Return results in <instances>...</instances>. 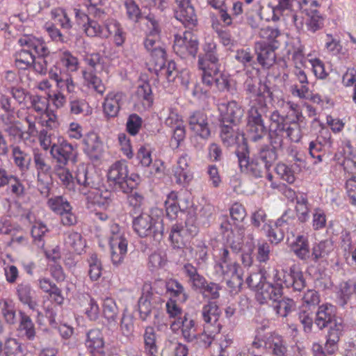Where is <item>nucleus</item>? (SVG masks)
<instances>
[{
    "instance_id": "obj_36",
    "label": "nucleus",
    "mask_w": 356,
    "mask_h": 356,
    "mask_svg": "<svg viewBox=\"0 0 356 356\" xmlns=\"http://www.w3.org/2000/svg\"><path fill=\"white\" fill-rule=\"evenodd\" d=\"M235 124L223 123L221 126L220 138L223 144L227 147L233 146L239 143V140H244V136L234 129Z\"/></svg>"
},
{
    "instance_id": "obj_11",
    "label": "nucleus",
    "mask_w": 356,
    "mask_h": 356,
    "mask_svg": "<svg viewBox=\"0 0 356 356\" xmlns=\"http://www.w3.org/2000/svg\"><path fill=\"white\" fill-rule=\"evenodd\" d=\"M202 83L207 86L218 91H229L231 88V79L227 74L218 70V66L214 70H207L202 72Z\"/></svg>"
},
{
    "instance_id": "obj_25",
    "label": "nucleus",
    "mask_w": 356,
    "mask_h": 356,
    "mask_svg": "<svg viewBox=\"0 0 356 356\" xmlns=\"http://www.w3.org/2000/svg\"><path fill=\"white\" fill-rule=\"evenodd\" d=\"M124 95L122 92H110L104 100L103 111L107 118H115L118 115L123 104Z\"/></svg>"
},
{
    "instance_id": "obj_44",
    "label": "nucleus",
    "mask_w": 356,
    "mask_h": 356,
    "mask_svg": "<svg viewBox=\"0 0 356 356\" xmlns=\"http://www.w3.org/2000/svg\"><path fill=\"white\" fill-rule=\"evenodd\" d=\"M12 156L15 164L22 172L28 170L31 162V156L18 146H12Z\"/></svg>"
},
{
    "instance_id": "obj_45",
    "label": "nucleus",
    "mask_w": 356,
    "mask_h": 356,
    "mask_svg": "<svg viewBox=\"0 0 356 356\" xmlns=\"http://www.w3.org/2000/svg\"><path fill=\"white\" fill-rule=\"evenodd\" d=\"M259 36L264 40L262 42H265L268 46L279 48L280 38L282 36L279 29L266 26L260 30Z\"/></svg>"
},
{
    "instance_id": "obj_62",
    "label": "nucleus",
    "mask_w": 356,
    "mask_h": 356,
    "mask_svg": "<svg viewBox=\"0 0 356 356\" xmlns=\"http://www.w3.org/2000/svg\"><path fill=\"white\" fill-rule=\"evenodd\" d=\"M51 17L54 22L64 29H70L72 23L67 13L62 8H55L51 10Z\"/></svg>"
},
{
    "instance_id": "obj_7",
    "label": "nucleus",
    "mask_w": 356,
    "mask_h": 356,
    "mask_svg": "<svg viewBox=\"0 0 356 356\" xmlns=\"http://www.w3.org/2000/svg\"><path fill=\"white\" fill-rule=\"evenodd\" d=\"M257 102L258 106L250 105L248 111V124L246 127L247 137L254 142L261 139L266 134V129L261 118L262 113L266 111V103L262 95H259Z\"/></svg>"
},
{
    "instance_id": "obj_35",
    "label": "nucleus",
    "mask_w": 356,
    "mask_h": 356,
    "mask_svg": "<svg viewBox=\"0 0 356 356\" xmlns=\"http://www.w3.org/2000/svg\"><path fill=\"white\" fill-rule=\"evenodd\" d=\"M264 343L265 348L270 350L275 356H285L287 353V346L285 341L277 334H270Z\"/></svg>"
},
{
    "instance_id": "obj_4",
    "label": "nucleus",
    "mask_w": 356,
    "mask_h": 356,
    "mask_svg": "<svg viewBox=\"0 0 356 356\" xmlns=\"http://www.w3.org/2000/svg\"><path fill=\"white\" fill-rule=\"evenodd\" d=\"M107 179L109 184L115 189L125 193L131 191L140 181L138 174L129 175L128 165L124 161H116L110 166Z\"/></svg>"
},
{
    "instance_id": "obj_15",
    "label": "nucleus",
    "mask_w": 356,
    "mask_h": 356,
    "mask_svg": "<svg viewBox=\"0 0 356 356\" xmlns=\"http://www.w3.org/2000/svg\"><path fill=\"white\" fill-rule=\"evenodd\" d=\"M203 54L198 57V67L203 72L214 70L219 66V56L217 53V44L211 38L206 39L202 45Z\"/></svg>"
},
{
    "instance_id": "obj_57",
    "label": "nucleus",
    "mask_w": 356,
    "mask_h": 356,
    "mask_svg": "<svg viewBox=\"0 0 356 356\" xmlns=\"http://www.w3.org/2000/svg\"><path fill=\"white\" fill-rule=\"evenodd\" d=\"M70 113L73 115H88L91 113L89 104L83 99L73 98L70 100Z\"/></svg>"
},
{
    "instance_id": "obj_64",
    "label": "nucleus",
    "mask_w": 356,
    "mask_h": 356,
    "mask_svg": "<svg viewBox=\"0 0 356 356\" xmlns=\"http://www.w3.org/2000/svg\"><path fill=\"white\" fill-rule=\"evenodd\" d=\"M263 347V341L254 339L250 345L240 349L236 356H258Z\"/></svg>"
},
{
    "instance_id": "obj_18",
    "label": "nucleus",
    "mask_w": 356,
    "mask_h": 356,
    "mask_svg": "<svg viewBox=\"0 0 356 356\" xmlns=\"http://www.w3.org/2000/svg\"><path fill=\"white\" fill-rule=\"evenodd\" d=\"M170 328L174 332L181 330L183 337L188 342H191L196 339V323L195 320L188 314H185L184 316L177 317L171 323Z\"/></svg>"
},
{
    "instance_id": "obj_17",
    "label": "nucleus",
    "mask_w": 356,
    "mask_h": 356,
    "mask_svg": "<svg viewBox=\"0 0 356 356\" xmlns=\"http://www.w3.org/2000/svg\"><path fill=\"white\" fill-rule=\"evenodd\" d=\"M337 321H340L341 324L343 325L342 319L336 316L335 307L333 305L325 303L318 307L316 313L314 323L320 330L328 326L330 327L329 330L335 327V323Z\"/></svg>"
},
{
    "instance_id": "obj_34",
    "label": "nucleus",
    "mask_w": 356,
    "mask_h": 356,
    "mask_svg": "<svg viewBox=\"0 0 356 356\" xmlns=\"http://www.w3.org/2000/svg\"><path fill=\"white\" fill-rule=\"evenodd\" d=\"M183 269L192 289L200 292L202 291L207 282L202 275L198 273L197 268L191 264H186L184 266Z\"/></svg>"
},
{
    "instance_id": "obj_10",
    "label": "nucleus",
    "mask_w": 356,
    "mask_h": 356,
    "mask_svg": "<svg viewBox=\"0 0 356 356\" xmlns=\"http://www.w3.org/2000/svg\"><path fill=\"white\" fill-rule=\"evenodd\" d=\"M202 317L204 321V332H208L209 339H213L216 334H218L221 329V325L218 322L220 315V310L214 302H209L204 305L202 309Z\"/></svg>"
},
{
    "instance_id": "obj_51",
    "label": "nucleus",
    "mask_w": 356,
    "mask_h": 356,
    "mask_svg": "<svg viewBox=\"0 0 356 356\" xmlns=\"http://www.w3.org/2000/svg\"><path fill=\"white\" fill-rule=\"evenodd\" d=\"M273 302L274 311L277 316L281 317L287 316L296 307L295 302L290 298H283L280 300L278 299Z\"/></svg>"
},
{
    "instance_id": "obj_29",
    "label": "nucleus",
    "mask_w": 356,
    "mask_h": 356,
    "mask_svg": "<svg viewBox=\"0 0 356 356\" xmlns=\"http://www.w3.org/2000/svg\"><path fill=\"white\" fill-rule=\"evenodd\" d=\"M245 234V229L243 225L236 226L227 233L226 236V243L221 248H230L232 250V254L238 253L242 250L243 238Z\"/></svg>"
},
{
    "instance_id": "obj_53",
    "label": "nucleus",
    "mask_w": 356,
    "mask_h": 356,
    "mask_svg": "<svg viewBox=\"0 0 356 356\" xmlns=\"http://www.w3.org/2000/svg\"><path fill=\"white\" fill-rule=\"evenodd\" d=\"M89 266L88 275L92 281L98 280L102 276V266L97 254L92 253L88 259Z\"/></svg>"
},
{
    "instance_id": "obj_42",
    "label": "nucleus",
    "mask_w": 356,
    "mask_h": 356,
    "mask_svg": "<svg viewBox=\"0 0 356 356\" xmlns=\"http://www.w3.org/2000/svg\"><path fill=\"white\" fill-rule=\"evenodd\" d=\"M166 290L170 293V299L184 302L188 299V295L183 285L177 280L170 279L166 282Z\"/></svg>"
},
{
    "instance_id": "obj_21",
    "label": "nucleus",
    "mask_w": 356,
    "mask_h": 356,
    "mask_svg": "<svg viewBox=\"0 0 356 356\" xmlns=\"http://www.w3.org/2000/svg\"><path fill=\"white\" fill-rule=\"evenodd\" d=\"M189 126L191 129L203 140H208L211 136L208 118L203 112H194L189 118Z\"/></svg>"
},
{
    "instance_id": "obj_9",
    "label": "nucleus",
    "mask_w": 356,
    "mask_h": 356,
    "mask_svg": "<svg viewBox=\"0 0 356 356\" xmlns=\"http://www.w3.org/2000/svg\"><path fill=\"white\" fill-rule=\"evenodd\" d=\"M267 277H270L273 285L281 287L282 290L283 285L287 288L292 286L295 291H301L305 286L302 272L296 265L290 267L289 273L273 269L272 277L270 275Z\"/></svg>"
},
{
    "instance_id": "obj_41",
    "label": "nucleus",
    "mask_w": 356,
    "mask_h": 356,
    "mask_svg": "<svg viewBox=\"0 0 356 356\" xmlns=\"http://www.w3.org/2000/svg\"><path fill=\"white\" fill-rule=\"evenodd\" d=\"M165 204L167 216L170 219L175 218L179 211L186 210V205L182 200L177 201V193L174 191L168 194Z\"/></svg>"
},
{
    "instance_id": "obj_55",
    "label": "nucleus",
    "mask_w": 356,
    "mask_h": 356,
    "mask_svg": "<svg viewBox=\"0 0 356 356\" xmlns=\"http://www.w3.org/2000/svg\"><path fill=\"white\" fill-rule=\"evenodd\" d=\"M136 95L144 108H149L153 102L151 86L148 83H143L137 88Z\"/></svg>"
},
{
    "instance_id": "obj_13",
    "label": "nucleus",
    "mask_w": 356,
    "mask_h": 356,
    "mask_svg": "<svg viewBox=\"0 0 356 356\" xmlns=\"http://www.w3.org/2000/svg\"><path fill=\"white\" fill-rule=\"evenodd\" d=\"M33 162L37 172V181L38 185H41V193L47 194L51 172V165L48 163V159L44 154L38 150H35L33 152Z\"/></svg>"
},
{
    "instance_id": "obj_20",
    "label": "nucleus",
    "mask_w": 356,
    "mask_h": 356,
    "mask_svg": "<svg viewBox=\"0 0 356 356\" xmlns=\"http://www.w3.org/2000/svg\"><path fill=\"white\" fill-rule=\"evenodd\" d=\"M51 156L59 165H65L70 160L75 157V149L73 145L66 140L62 139L54 143L50 149Z\"/></svg>"
},
{
    "instance_id": "obj_5",
    "label": "nucleus",
    "mask_w": 356,
    "mask_h": 356,
    "mask_svg": "<svg viewBox=\"0 0 356 356\" xmlns=\"http://www.w3.org/2000/svg\"><path fill=\"white\" fill-rule=\"evenodd\" d=\"M22 49L15 54V65L19 69L24 70L31 66L34 61V53L44 55L47 47L43 40L32 35H24L18 40Z\"/></svg>"
},
{
    "instance_id": "obj_28",
    "label": "nucleus",
    "mask_w": 356,
    "mask_h": 356,
    "mask_svg": "<svg viewBox=\"0 0 356 356\" xmlns=\"http://www.w3.org/2000/svg\"><path fill=\"white\" fill-rule=\"evenodd\" d=\"M238 164L241 170L254 177H260L266 169L265 165L259 158L250 159L245 155L238 156Z\"/></svg>"
},
{
    "instance_id": "obj_47",
    "label": "nucleus",
    "mask_w": 356,
    "mask_h": 356,
    "mask_svg": "<svg viewBox=\"0 0 356 356\" xmlns=\"http://www.w3.org/2000/svg\"><path fill=\"white\" fill-rule=\"evenodd\" d=\"M19 332L29 340H33L35 337L34 323L29 316L24 312H19Z\"/></svg>"
},
{
    "instance_id": "obj_14",
    "label": "nucleus",
    "mask_w": 356,
    "mask_h": 356,
    "mask_svg": "<svg viewBox=\"0 0 356 356\" xmlns=\"http://www.w3.org/2000/svg\"><path fill=\"white\" fill-rule=\"evenodd\" d=\"M173 49L181 58L195 57L198 51V41L191 32H185L183 36H175Z\"/></svg>"
},
{
    "instance_id": "obj_54",
    "label": "nucleus",
    "mask_w": 356,
    "mask_h": 356,
    "mask_svg": "<svg viewBox=\"0 0 356 356\" xmlns=\"http://www.w3.org/2000/svg\"><path fill=\"white\" fill-rule=\"evenodd\" d=\"M47 204L51 211L58 215H60L64 211L72 209L70 202L63 196H56L50 198L47 202Z\"/></svg>"
},
{
    "instance_id": "obj_31",
    "label": "nucleus",
    "mask_w": 356,
    "mask_h": 356,
    "mask_svg": "<svg viewBox=\"0 0 356 356\" xmlns=\"http://www.w3.org/2000/svg\"><path fill=\"white\" fill-rule=\"evenodd\" d=\"M83 80V85L88 88L92 90L97 94L102 96L106 88L102 80L97 75L96 72L89 70H83L81 71Z\"/></svg>"
},
{
    "instance_id": "obj_43",
    "label": "nucleus",
    "mask_w": 356,
    "mask_h": 356,
    "mask_svg": "<svg viewBox=\"0 0 356 356\" xmlns=\"http://www.w3.org/2000/svg\"><path fill=\"white\" fill-rule=\"evenodd\" d=\"M343 327L344 325H341V321H337V322L335 323V327L329 330L325 347L326 352L328 354H333L337 349V343L339 341L341 335L342 334Z\"/></svg>"
},
{
    "instance_id": "obj_48",
    "label": "nucleus",
    "mask_w": 356,
    "mask_h": 356,
    "mask_svg": "<svg viewBox=\"0 0 356 356\" xmlns=\"http://www.w3.org/2000/svg\"><path fill=\"white\" fill-rule=\"evenodd\" d=\"M104 345L103 334L99 329H92L88 332L86 346L91 353L95 350L99 352Z\"/></svg>"
},
{
    "instance_id": "obj_16",
    "label": "nucleus",
    "mask_w": 356,
    "mask_h": 356,
    "mask_svg": "<svg viewBox=\"0 0 356 356\" xmlns=\"http://www.w3.org/2000/svg\"><path fill=\"white\" fill-rule=\"evenodd\" d=\"M293 221V218H291L287 213H285L277 220L273 225L265 224L262 228L270 243L277 244L283 240L284 230L289 229V225Z\"/></svg>"
},
{
    "instance_id": "obj_52",
    "label": "nucleus",
    "mask_w": 356,
    "mask_h": 356,
    "mask_svg": "<svg viewBox=\"0 0 356 356\" xmlns=\"http://www.w3.org/2000/svg\"><path fill=\"white\" fill-rule=\"evenodd\" d=\"M0 309L1 313L9 324H14L16 322V311L12 300L2 298L0 300Z\"/></svg>"
},
{
    "instance_id": "obj_38",
    "label": "nucleus",
    "mask_w": 356,
    "mask_h": 356,
    "mask_svg": "<svg viewBox=\"0 0 356 356\" xmlns=\"http://www.w3.org/2000/svg\"><path fill=\"white\" fill-rule=\"evenodd\" d=\"M79 304L84 307V312L90 321H96L99 314V305L97 301L88 293L81 294L79 297Z\"/></svg>"
},
{
    "instance_id": "obj_61",
    "label": "nucleus",
    "mask_w": 356,
    "mask_h": 356,
    "mask_svg": "<svg viewBox=\"0 0 356 356\" xmlns=\"http://www.w3.org/2000/svg\"><path fill=\"white\" fill-rule=\"evenodd\" d=\"M1 119L3 122L7 124V127L5 128V131L8 134L11 139L14 141L21 139L23 132L19 127L13 124L14 116L10 115L5 117L2 115Z\"/></svg>"
},
{
    "instance_id": "obj_6",
    "label": "nucleus",
    "mask_w": 356,
    "mask_h": 356,
    "mask_svg": "<svg viewBox=\"0 0 356 356\" xmlns=\"http://www.w3.org/2000/svg\"><path fill=\"white\" fill-rule=\"evenodd\" d=\"M215 258L214 270L217 275L224 279H232V282L241 286L243 283L240 265L232 258V254L227 248H220L213 253Z\"/></svg>"
},
{
    "instance_id": "obj_50",
    "label": "nucleus",
    "mask_w": 356,
    "mask_h": 356,
    "mask_svg": "<svg viewBox=\"0 0 356 356\" xmlns=\"http://www.w3.org/2000/svg\"><path fill=\"white\" fill-rule=\"evenodd\" d=\"M3 350L6 356H25L26 354L24 346L13 338L6 341Z\"/></svg>"
},
{
    "instance_id": "obj_30",
    "label": "nucleus",
    "mask_w": 356,
    "mask_h": 356,
    "mask_svg": "<svg viewBox=\"0 0 356 356\" xmlns=\"http://www.w3.org/2000/svg\"><path fill=\"white\" fill-rule=\"evenodd\" d=\"M282 296V291L281 287L273 285V282L270 281V277L265 282L257 291V298L264 303L268 300H273L275 302L280 299Z\"/></svg>"
},
{
    "instance_id": "obj_19",
    "label": "nucleus",
    "mask_w": 356,
    "mask_h": 356,
    "mask_svg": "<svg viewBox=\"0 0 356 356\" xmlns=\"http://www.w3.org/2000/svg\"><path fill=\"white\" fill-rule=\"evenodd\" d=\"M175 16L186 27L196 25L197 15L190 0H175Z\"/></svg>"
},
{
    "instance_id": "obj_58",
    "label": "nucleus",
    "mask_w": 356,
    "mask_h": 356,
    "mask_svg": "<svg viewBox=\"0 0 356 356\" xmlns=\"http://www.w3.org/2000/svg\"><path fill=\"white\" fill-rule=\"evenodd\" d=\"M287 117L280 114L277 111H274L270 116L269 131L285 132V129L288 125L286 122Z\"/></svg>"
},
{
    "instance_id": "obj_2",
    "label": "nucleus",
    "mask_w": 356,
    "mask_h": 356,
    "mask_svg": "<svg viewBox=\"0 0 356 356\" xmlns=\"http://www.w3.org/2000/svg\"><path fill=\"white\" fill-rule=\"evenodd\" d=\"M76 180L81 187L80 193L86 196L87 203L92 205H97L105 210L113 207L114 194L109 191H102L98 188L88 190V187H92L94 181L90 176L87 165L80 163L76 170Z\"/></svg>"
},
{
    "instance_id": "obj_40",
    "label": "nucleus",
    "mask_w": 356,
    "mask_h": 356,
    "mask_svg": "<svg viewBox=\"0 0 356 356\" xmlns=\"http://www.w3.org/2000/svg\"><path fill=\"white\" fill-rule=\"evenodd\" d=\"M65 245L71 251L81 254L86 248V241L80 233L77 232H69L65 234L64 239Z\"/></svg>"
},
{
    "instance_id": "obj_3",
    "label": "nucleus",
    "mask_w": 356,
    "mask_h": 356,
    "mask_svg": "<svg viewBox=\"0 0 356 356\" xmlns=\"http://www.w3.org/2000/svg\"><path fill=\"white\" fill-rule=\"evenodd\" d=\"M49 77L56 83V92L49 94V98L57 108L64 106L67 102L65 95H74L77 90V84L71 74L64 72L57 67H51L49 71Z\"/></svg>"
},
{
    "instance_id": "obj_39",
    "label": "nucleus",
    "mask_w": 356,
    "mask_h": 356,
    "mask_svg": "<svg viewBox=\"0 0 356 356\" xmlns=\"http://www.w3.org/2000/svg\"><path fill=\"white\" fill-rule=\"evenodd\" d=\"M189 222H186V229L179 225H174L172 227L171 232L170 234V239L173 243L175 248H180L184 244L183 234L186 231H188L191 235H195L197 233V227L195 225H191L188 227Z\"/></svg>"
},
{
    "instance_id": "obj_56",
    "label": "nucleus",
    "mask_w": 356,
    "mask_h": 356,
    "mask_svg": "<svg viewBox=\"0 0 356 356\" xmlns=\"http://www.w3.org/2000/svg\"><path fill=\"white\" fill-rule=\"evenodd\" d=\"M295 209L298 218L301 222H305L309 219V208L308 200L305 195L301 194L297 199Z\"/></svg>"
},
{
    "instance_id": "obj_23",
    "label": "nucleus",
    "mask_w": 356,
    "mask_h": 356,
    "mask_svg": "<svg viewBox=\"0 0 356 356\" xmlns=\"http://www.w3.org/2000/svg\"><path fill=\"white\" fill-rule=\"evenodd\" d=\"M83 150L91 159L97 160L103 152V145L98 135L89 132L82 140Z\"/></svg>"
},
{
    "instance_id": "obj_24",
    "label": "nucleus",
    "mask_w": 356,
    "mask_h": 356,
    "mask_svg": "<svg viewBox=\"0 0 356 356\" xmlns=\"http://www.w3.org/2000/svg\"><path fill=\"white\" fill-rule=\"evenodd\" d=\"M218 109L221 114L222 123L236 124L243 115V110L235 101L220 104Z\"/></svg>"
},
{
    "instance_id": "obj_60",
    "label": "nucleus",
    "mask_w": 356,
    "mask_h": 356,
    "mask_svg": "<svg viewBox=\"0 0 356 356\" xmlns=\"http://www.w3.org/2000/svg\"><path fill=\"white\" fill-rule=\"evenodd\" d=\"M119 329L121 334L126 337H130L134 332V318L126 312H123L120 318Z\"/></svg>"
},
{
    "instance_id": "obj_63",
    "label": "nucleus",
    "mask_w": 356,
    "mask_h": 356,
    "mask_svg": "<svg viewBox=\"0 0 356 356\" xmlns=\"http://www.w3.org/2000/svg\"><path fill=\"white\" fill-rule=\"evenodd\" d=\"M124 6L127 18L133 22H138L142 17L138 5L134 0H125Z\"/></svg>"
},
{
    "instance_id": "obj_59",
    "label": "nucleus",
    "mask_w": 356,
    "mask_h": 356,
    "mask_svg": "<svg viewBox=\"0 0 356 356\" xmlns=\"http://www.w3.org/2000/svg\"><path fill=\"white\" fill-rule=\"evenodd\" d=\"M56 175L59 179L60 183L67 189H74V179L70 171L63 165H59L56 168Z\"/></svg>"
},
{
    "instance_id": "obj_33",
    "label": "nucleus",
    "mask_w": 356,
    "mask_h": 356,
    "mask_svg": "<svg viewBox=\"0 0 356 356\" xmlns=\"http://www.w3.org/2000/svg\"><path fill=\"white\" fill-rule=\"evenodd\" d=\"M290 248L294 254L300 260L307 261L310 258L311 254L307 236L298 235L291 243Z\"/></svg>"
},
{
    "instance_id": "obj_37",
    "label": "nucleus",
    "mask_w": 356,
    "mask_h": 356,
    "mask_svg": "<svg viewBox=\"0 0 356 356\" xmlns=\"http://www.w3.org/2000/svg\"><path fill=\"white\" fill-rule=\"evenodd\" d=\"M16 293L19 301L22 304L27 305L33 311L36 309L38 303L33 299V291L29 282H22L19 284L16 287Z\"/></svg>"
},
{
    "instance_id": "obj_22",
    "label": "nucleus",
    "mask_w": 356,
    "mask_h": 356,
    "mask_svg": "<svg viewBox=\"0 0 356 356\" xmlns=\"http://www.w3.org/2000/svg\"><path fill=\"white\" fill-rule=\"evenodd\" d=\"M57 61L53 67H57L64 72L71 74L79 69L80 63L78 58L67 49H60L55 53Z\"/></svg>"
},
{
    "instance_id": "obj_49",
    "label": "nucleus",
    "mask_w": 356,
    "mask_h": 356,
    "mask_svg": "<svg viewBox=\"0 0 356 356\" xmlns=\"http://www.w3.org/2000/svg\"><path fill=\"white\" fill-rule=\"evenodd\" d=\"M161 118L164 119L165 124L170 128H173L184 123L181 115L177 111L171 107L163 108L160 112Z\"/></svg>"
},
{
    "instance_id": "obj_12",
    "label": "nucleus",
    "mask_w": 356,
    "mask_h": 356,
    "mask_svg": "<svg viewBox=\"0 0 356 356\" xmlns=\"http://www.w3.org/2000/svg\"><path fill=\"white\" fill-rule=\"evenodd\" d=\"M134 231L141 237H145L159 232L161 227V220L148 213H142L133 221Z\"/></svg>"
},
{
    "instance_id": "obj_27",
    "label": "nucleus",
    "mask_w": 356,
    "mask_h": 356,
    "mask_svg": "<svg viewBox=\"0 0 356 356\" xmlns=\"http://www.w3.org/2000/svg\"><path fill=\"white\" fill-rule=\"evenodd\" d=\"M273 47L268 46L265 42L255 43V51L258 63L264 68L270 67L275 62V49Z\"/></svg>"
},
{
    "instance_id": "obj_8",
    "label": "nucleus",
    "mask_w": 356,
    "mask_h": 356,
    "mask_svg": "<svg viewBox=\"0 0 356 356\" xmlns=\"http://www.w3.org/2000/svg\"><path fill=\"white\" fill-rule=\"evenodd\" d=\"M108 243L111 263L118 267L124 262L127 254L129 241L125 233L116 224H113L110 227Z\"/></svg>"
},
{
    "instance_id": "obj_46",
    "label": "nucleus",
    "mask_w": 356,
    "mask_h": 356,
    "mask_svg": "<svg viewBox=\"0 0 356 356\" xmlns=\"http://www.w3.org/2000/svg\"><path fill=\"white\" fill-rule=\"evenodd\" d=\"M333 249V243L330 240L320 241L313 245L310 258L314 262H317L320 259L327 257Z\"/></svg>"
},
{
    "instance_id": "obj_1",
    "label": "nucleus",
    "mask_w": 356,
    "mask_h": 356,
    "mask_svg": "<svg viewBox=\"0 0 356 356\" xmlns=\"http://www.w3.org/2000/svg\"><path fill=\"white\" fill-rule=\"evenodd\" d=\"M146 20L147 31L144 46L151 53L158 75L164 76L169 82H172L177 78L179 72L173 60H170L165 64V51L161 47L159 22L152 15H147Z\"/></svg>"
},
{
    "instance_id": "obj_26",
    "label": "nucleus",
    "mask_w": 356,
    "mask_h": 356,
    "mask_svg": "<svg viewBox=\"0 0 356 356\" xmlns=\"http://www.w3.org/2000/svg\"><path fill=\"white\" fill-rule=\"evenodd\" d=\"M102 311L104 318L106 319V326L110 330H115L118 328V307L115 301L111 298H106L103 300Z\"/></svg>"
},
{
    "instance_id": "obj_32",
    "label": "nucleus",
    "mask_w": 356,
    "mask_h": 356,
    "mask_svg": "<svg viewBox=\"0 0 356 356\" xmlns=\"http://www.w3.org/2000/svg\"><path fill=\"white\" fill-rule=\"evenodd\" d=\"M156 332L154 327L147 326L145 328L143 338L144 353L146 356H158L159 347L156 343Z\"/></svg>"
}]
</instances>
